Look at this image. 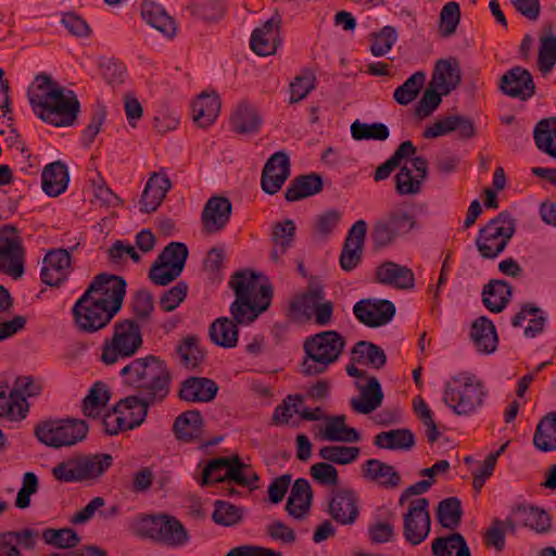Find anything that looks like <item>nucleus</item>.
I'll return each instance as SVG.
<instances>
[{"label": "nucleus", "mask_w": 556, "mask_h": 556, "mask_svg": "<svg viewBox=\"0 0 556 556\" xmlns=\"http://www.w3.org/2000/svg\"><path fill=\"white\" fill-rule=\"evenodd\" d=\"M28 99L34 113L55 127H68L76 123L80 103L73 90H65L47 73L35 77L28 89Z\"/></svg>", "instance_id": "nucleus-1"}, {"label": "nucleus", "mask_w": 556, "mask_h": 556, "mask_svg": "<svg viewBox=\"0 0 556 556\" xmlns=\"http://www.w3.org/2000/svg\"><path fill=\"white\" fill-rule=\"evenodd\" d=\"M233 290L235 301L230 305L232 320L237 325L252 324L270 306L273 287L269 283L260 285L258 276L251 270L236 271L229 280Z\"/></svg>", "instance_id": "nucleus-2"}, {"label": "nucleus", "mask_w": 556, "mask_h": 556, "mask_svg": "<svg viewBox=\"0 0 556 556\" xmlns=\"http://www.w3.org/2000/svg\"><path fill=\"white\" fill-rule=\"evenodd\" d=\"M345 344V339L336 330L307 337L303 342L305 356L300 364V372L307 377L326 372L339 359Z\"/></svg>", "instance_id": "nucleus-3"}, {"label": "nucleus", "mask_w": 556, "mask_h": 556, "mask_svg": "<svg viewBox=\"0 0 556 556\" xmlns=\"http://www.w3.org/2000/svg\"><path fill=\"white\" fill-rule=\"evenodd\" d=\"M131 530L139 538L150 539L169 547L184 546L190 540L188 530L181 521L167 514L140 515L132 521Z\"/></svg>", "instance_id": "nucleus-4"}, {"label": "nucleus", "mask_w": 556, "mask_h": 556, "mask_svg": "<svg viewBox=\"0 0 556 556\" xmlns=\"http://www.w3.org/2000/svg\"><path fill=\"white\" fill-rule=\"evenodd\" d=\"M488 395L483 382L473 375L462 374L445 383L443 401L456 415H470Z\"/></svg>", "instance_id": "nucleus-5"}, {"label": "nucleus", "mask_w": 556, "mask_h": 556, "mask_svg": "<svg viewBox=\"0 0 556 556\" xmlns=\"http://www.w3.org/2000/svg\"><path fill=\"white\" fill-rule=\"evenodd\" d=\"M142 344L141 327L136 319L117 320L113 326L112 337L103 340L100 359L105 365H114L119 359L132 357Z\"/></svg>", "instance_id": "nucleus-6"}, {"label": "nucleus", "mask_w": 556, "mask_h": 556, "mask_svg": "<svg viewBox=\"0 0 556 556\" xmlns=\"http://www.w3.org/2000/svg\"><path fill=\"white\" fill-rule=\"evenodd\" d=\"M516 232V219L509 212H501L479 229L476 247L482 258L494 260L507 247Z\"/></svg>", "instance_id": "nucleus-7"}, {"label": "nucleus", "mask_w": 556, "mask_h": 556, "mask_svg": "<svg viewBox=\"0 0 556 556\" xmlns=\"http://www.w3.org/2000/svg\"><path fill=\"white\" fill-rule=\"evenodd\" d=\"M113 465L110 454L98 453L70 458L52 468L60 482H81L101 477Z\"/></svg>", "instance_id": "nucleus-8"}, {"label": "nucleus", "mask_w": 556, "mask_h": 556, "mask_svg": "<svg viewBox=\"0 0 556 556\" xmlns=\"http://www.w3.org/2000/svg\"><path fill=\"white\" fill-rule=\"evenodd\" d=\"M89 427L83 419H49L39 422L34 433L39 442L47 446L60 448L71 446L83 441Z\"/></svg>", "instance_id": "nucleus-9"}, {"label": "nucleus", "mask_w": 556, "mask_h": 556, "mask_svg": "<svg viewBox=\"0 0 556 556\" xmlns=\"http://www.w3.org/2000/svg\"><path fill=\"white\" fill-rule=\"evenodd\" d=\"M417 225L413 213L396 207L387 212L372 226L371 239L375 249L391 245L397 238L409 233Z\"/></svg>", "instance_id": "nucleus-10"}, {"label": "nucleus", "mask_w": 556, "mask_h": 556, "mask_svg": "<svg viewBox=\"0 0 556 556\" xmlns=\"http://www.w3.org/2000/svg\"><path fill=\"white\" fill-rule=\"evenodd\" d=\"M102 302L84 294L76 301L73 306V316L80 332L94 333L105 328L118 313L102 305Z\"/></svg>", "instance_id": "nucleus-11"}, {"label": "nucleus", "mask_w": 556, "mask_h": 556, "mask_svg": "<svg viewBox=\"0 0 556 556\" xmlns=\"http://www.w3.org/2000/svg\"><path fill=\"white\" fill-rule=\"evenodd\" d=\"M127 282L122 276L109 273L97 275L84 295L94 301H103L102 305L119 312L126 295Z\"/></svg>", "instance_id": "nucleus-12"}, {"label": "nucleus", "mask_w": 556, "mask_h": 556, "mask_svg": "<svg viewBox=\"0 0 556 556\" xmlns=\"http://www.w3.org/2000/svg\"><path fill=\"white\" fill-rule=\"evenodd\" d=\"M429 504L426 497L413 500L409 502L407 513L403 516V535L414 546L422 543L430 533Z\"/></svg>", "instance_id": "nucleus-13"}, {"label": "nucleus", "mask_w": 556, "mask_h": 556, "mask_svg": "<svg viewBox=\"0 0 556 556\" xmlns=\"http://www.w3.org/2000/svg\"><path fill=\"white\" fill-rule=\"evenodd\" d=\"M328 515L340 526H352L361 514L358 493L349 486L331 490L328 502Z\"/></svg>", "instance_id": "nucleus-14"}, {"label": "nucleus", "mask_w": 556, "mask_h": 556, "mask_svg": "<svg viewBox=\"0 0 556 556\" xmlns=\"http://www.w3.org/2000/svg\"><path fill=\"white\" fill-rule=\"evenodd\" d=\"M281 23L280 14L275 12L261 27L252 31L250 48L255 54L268 56L276 53L281 43Z\"/></svg>", "instance_id": "nucleus-15"}, {"label": "nucleus", "mask_w": 556, "mask_h": 556, "mask_svg": "<svg viewBox=\"0 0 556 556\" xmlns=\"http://www.w3.org/2000/svg\"><path fill=\"white\" fill-rule=\"evenodd\" d=\"M72 271V255L66 249H52L43 257L40 278L50 287H60Z\"/></svg>", "instance_id": "nucleus-16"}, {"label": "nucleus", "mask_w": 556, "mask_h": 556, "mask_svg": "<svg viewBox=\"0 0 556 556\" xmlns=\"http://www.w3.org/2000/svg\"><path fill=\"white\" fill-rule=\"evenodd\" d=\"M290 175L291 164L289 155L283 151L274 153L266 161L262 172V190L267 194H276L285 185Z\"/></svg>", "instance_id": "nucleus-17"}, {"label": "nucleus", "mask_w": 556, "mask_h": 556, "mask_svg": "<svg viewBox=\"0 0 556 556\" xmlns=\"http://www.w3.org/2000/svg\"><path fill=\"white\" fill-rule=\"evenodd\" d=\"M366 233L367 223L364 219L355 222L350 228L339 257L342 270L352 271L362 262Z\"/></svg>", "instance_id": "nucleus-18"}, {"label": "nucleus", "mask_w": 556, "mask_h": 556, "mask_svg": "<svg viewBox=\"0 0 556 556\" xmlns=\"http://www.w3.org/2000/svg\"><path fill=\"white\" fill-rule=\"evenodd\" d=\"M353 313L359 323L370 328H377L388 324L395 315V305L389 300L358 301Z\"/></svg>", "instance_id": "nucleus-19"}, {"label": "nucleus", "mask_w": 556, "mask_h": 556, "mask_svg": "<svg viewBox=\"0 0 556 556\" xmlns=\"http://www.w3.org/2000/svg\"><path fill=\"white\" fill-rule=\"evenodd\" d=\"M500 90L515 99L527 101L535 93V84L531 73L521 66L507 71L500 79Z\"/></svg>", "instance_id": "nucleus-20"}, {"label": "nucleus", "mask_w": 556, "mask_h": 556, "mask_svg": "<svg viewBox=\"0 0 556 556\" xmlns=\"http://www.w3.org/2000/svg\"><path fill=\"white\" fill-rule=\"evenodd\" d=\"M167 368L165 361L155 355H147L131 361L122 368L119 375L125 378V382L136 389L142 386L150 378Z\"/></svg>", "instance_id": "nucleus-21"}, {"label": "nucleus", "mask_w": 556, "mask_h": 556, "mask_svg": "<svg viewBox=\"0 0 556 556\" xmlns=\"http://www.w3.org/2000/svg\"><path fill=\"white\" fill-rule=\"evenodd\" d=\"M452 131H457L458 138L463 140L472 139L477 135L476 125L470 117L454 114L440 118L432 125L426 127L422 136L426 139H434Z\"/></svg>", "instance_id": "nucleus-22"}, {"label": "nucleus", "mask_w": 556, "mask_h": 556, "mask_svg": "<svg viewBox=\"0 0 556 556\" xmlns=\"http://www.w3.org/2000/svg\"><path fill=\"white\" fill-rule=\"evenodd\" d=\"M412 165L417 173L416 176H413L412 168L404 165L394 177L395 190L400 195L419 193L421 185L428 176V161L425 157H413Z\"/></svg>", "instance_id": "nucleus-23"}, {"label": "nucleus", "mask_w": 556, "mask_h": 556, "mask_svg": "<svg viewBox=\"0 0 556 556\" xmlns=\"http://www.w3.org/2000/svg\"><path fill=\"white\" fill-rule=\"evenodd\" d=\"M232 212V204L225 197L214 195L206 202L202 212V225L206 233L223 230L228 224Z\"/></svg>", "instance_id": "nucleus-24"}, {"label": "nucleus", "mask_w": 556, "mask_h": 556, "mask_svg": "<svg viewBox=\"0 0 556 556\" xmlns=\"http://www.w3.org/2000/svg\"><path fill=\"white\" fill-rule=\"evenodd\" d=\"M361 472L366 481L387 490L396 489L402 483L400 472L392 465L376 458L367 459L362 465Z\"/></svg>", "instance_id": "nucleus-25"}, {"label": "nucleus", "mask_w": 556, "mask_h": 556, "mask_svg": "<svg viewBox=\"0 0 556 556\" xmlns=\"http://www.w3.org/2000/svg\"><path fill=\"white\" fill-rule=\"evenodd\" d=\"M170 188L172 181L166 174L152 173L141 193L140 212L146 214L155 212Z\"/></svg>", "instance_id": "nucleus-26"}, {"label": "nucleus", "mask_w": 556, "mask_h": 556, "mask_svg": "<svg viewBox=\"0 0 556 556\" xmlns=\"http://www.w3.org/2000/svg\"><path fill=\"white\" fill-rule=\"evenodd\" d=\"M218 389L213 379L191 376L181 381L178 397L191 403H208L216 397Z\"/></svg>", "instance_id": "nucleus-27"}, {"label": "nucleus", "mask_w": 556, "mask_h": 556, "mask_svg": "<svg viewBox=\"0 0 556 556\" xmlns=\"http://www.w3.org/2000/svg\"><path fill=\"white\" fill-rule=\"evenodd\" d=\"M376 280L400 290H409L415 287L414 271L392 261H386L376 268Z\"/></svg>", "instance_id": "nucleus-28"}, {"label": "nucleus", "mask_w": 556, "mask_h": 556, "mask_svg": "<svg viewBox=\"0 0 556 556\" xmlns=\"http://www.w3.org/2000/svg\"><path fill=\"white\" fill-rule=\"evenodd\" d=\"M313 489L307 479H296L287 500L286 510L295 519H304L312 507Z\"/></svg>", "instance_id": "nucleus-29"}, {"label": "nucleus", "mask_w": 556, "mask_h": 556, "mask_svg": "<svg viewBox=\"0 0 556 556\" xmlns=\"http://www.w3.org/2000/svg\"><path fill=\"white\" fill-rule=\"evenodd\" d=\"M462 81V71L456 59L439 60L435 63L431 78V87H435L441 94H448Z\"/></svg>", "instance_id": "nucleus-30"}, {"label": "nucleus", "mask_w": 556, "mask_h": 556, "mask_svg": "<svg viewBox=\"0 0 556 556\" xmlns=\"http://www.w3.org/2000/svg\"><path fill=\"white\" fill-rule=\"evenodd\" d=\"M26 250L23 242L0 244V271L20 279L25 273Z\"/></svg>", "instance_id": "nucleus-31"}, {"label": "nucleus", "mask_w": 556, "mask_h": 556, "mask_svg": "<svg viewBox=\"0 0 556 556\" xmlns=\"http://www.w3.org/2000/svg\"><path fill=\"white\" fill-rule=\"evenodd\" d=\"M320 437L329 442L354 443L361 440L359 432L346 425L345 415L326 416Z\"/></svg>", "instance_id": "nucleus-32"}, {"label": "nucleus", "mask_w": 556, "mask_h": 556, "mask_svg": "<svg viewBox=\"0 0 556 556\" xmlns=\"http://www.w3.org/2000/svg\"><path fill=\"white\" fill-rule=\"evenodd\" d=\"M476 349L480 353H493L498 343L495 326L491 319L481 316L473 320L469 333Z\"/></svg>", "instance_id": "nucleus-33"}, {"label": "nucleus", "mask_w": 556, "mask_h": 556, "mask_svg": "<svg viewBox=\"0 0 556 556\" xmlns=\"http://www.w3.org/2000/svg\"><path fill=\"white\" fill-rule=\"evenodd\" d=\"M361 397L351 399V407L359 414L368 415L381 406L383 392L379 380L369 377L366 386L357 384Z\"/></svg>", "instance_id": "nucleus-34"}, {"label": "nucleus", "mask_w": 556, "mask_h": 556, "mask_svg": "<svg viewBox=\"0 0 556 556\" xmlns=\"http://www.w3.org/2000/svg\"><path fill=\"white\" fill-rule=\"evenodd\" d=\"M513 287L506 280L492 279L482 290V302L492 313H501L509 303Z\"/></svg>", "instance_id": "nucleus-35"}, {"label": "nucleus", "mask_w": 556, "mask_h": 556, "mask_svg": "<svg viewBox=\"0 0 556 556\" xmlns=\"http://www.w3.org/2000/svg\"><path fill=\"white\" fill-rule=\"evenodd\" d=\"M41 188L49 197L62 194L68 185L70 175L67 167L61 161L45 166L41 175Z\"/></svg>", "instance_id": "nucleus-36"}, {"label": "nucleus", "mask_w": 556, "mask_h": 556, "mask_svg": "<svg viewBox=\"0 0 556 556\" xmlns=\"http://www.w3.org/2000/svg\"><path fill=\"white\" fill-rule=\"evenodd\" d=\"M323 190V178L316 173L294 177L289 184L285 199L288 202L299 201L319 193Z\"/></svg>", "instance_id": "nucleus-37"}, {"label": "nucleus", "mask_w": 556, "mask_h": 556, "mask_svg": "<svg viewBox=\"0 0 556 556\" xmlns=\"http://www.w3.org/2000/svg\"><path fill=\"white\" fill-rule=\"evenodd\" d=\"M172 383V374L169 368L163 369L157 375L150 378L137 389V395L149 400L150 403L160 404L169 394Z\"/></svg>", "instance_id": "nucleus-38"}, {"label": "nucleus", "mask_w": 556, "mask_h": 556, "mask_svg": "<svg viewBox=\"0 0 556 556\" xmlns=\"http://www.w3.org/2000/svg\"><path fill=\"white\" fill-rule=\"evenodd\" d=\"M232 130L237 134H255L262 125V117L250 103L241 102L230 118Z\"/></svg>", "instance_id": "nucleus-39"}, {"label": "nucleus", "mask_w": 556, "mask_h": 556, "mask_svg": "<svg viewBox=\"0 0 556 556\" xmlns=\"http://www.w3.org/2000/svg\"><path fill=\"white\" fill-rule=\"evenodd\" d=\"M141 9L142 18L166 37L176 35V23L172 16L160 5L151 1H143Z\"/></svg>", "instance_id": "nucleus-40"}, {"label": "nucleus", "mask_w": 556, "mask_h": 556, "mask_svg": "<svg viewBox=\"0 0 556 556\" xmlns=\"http://www.w3.org/2000/svg\"><path fill=\"white\" fill-rule=\"evenodd\" d=\"M295 224L292 219L275 223L271 231V242L274 248L270 252V260L279 263L281 256L292 245L295 238Z\"/></svg>", "instance_id": "nucleus-41"}, {"label": "nucleus", "mask_w": 556, "mask_h": 556, "mask_svg": "<svg viewBox=\"0 0 556 556\" xmlns=\"http://www.w3.org/2000/svg\"><path fill=\"white\" fill-rule=\"evenodd\" d=\"M238 326L229 317H218L210 325V339L217 346L224 349L235 348L238 344L239 338Z\"/></svg>", "instance_id": "nucleus-42"}, {"label": "nucleus", "mask_w": 556, "mask_h": 556, "mask_svg": "<svg viewBox=\"0 0 556 556\" xmlns=\"http://www.w3.org/2000/svg\"><path fill=\"white\" fill-rule=\"evenodd\" d=\"M374 444L379 448L409 451L415 446L416 438L410 429L399 428L378 433Z\"/></svg>", "instance_id": "nucleus-43"}, {"label": "nucleus", "mask_w": 556, "mask_h": 556, "mask_svg": "<svg viewBox=\"0 0 556 556\" xmlns=\"http://www.w3.org/2000/svg\"><path fill=\"white\" fill-rule=\"evenodd\" d=\"M155 405L156 404L154 403H150L149 400L136 394L122 399L117 403L116 410L122 412L126 417H128V428L135 429L143 424L148 416L149 408Z\"/></svg>", "instance_id": "nucleus-44"}, {"label": "nucleus", "mask_w": 556, "mask_h": 556, "mask_svg": "<svg viewBox=\"0 0 556 556\" xmlns=\"http://www.w3.org/2000/svg\"><path fill=\"white\" fill-rule=\"evenodd\" d=\"M220 110V100L216 94L201 93L192 103L194 123L205 128L214 123Z\"/></svg>", "instance_id": "nucleus-45"}, {"label": "nucleus", "mask_w": 556, "mask_h": 556, "mask_svg": "<svg viewBox=\"0 0 556 556\" xmlns=\"http://www.w3.org/2000/svg\"><path fill=\"white\" fill-rule=\"evenodd\" d=\"M203 418L198 409L186 410L174 421L173 432L177 440L191 442L199 437Z\"/></svg>", "instance_id": "nucleus-46"}, {"label": "nucleus", "mask_w": 556, "mask_h": 556, "mask_svg": "<svg viewBox=\"0 0 556 556\" xmlns=\"http://www.w3.org/2000/svg\"><path fill=\"white\" fill-rule=\"evenodd\" d=\"M42 390L41 384L30 376L18 377L15 379L12 394L16 401L17 418L22 420L28 412L26 396L39 395Z\"/></svg>", "instance_id": "nucleus-47"}, {"label": "nucleus", "mask_w": 556, "mask_h": 556, "mask_svg": "<svg viewBox=\"0 0 556 556\" xmlns=\"http://www.w3.org/2000/svg\"><path fill=\"white\" fill-rule=\"evenodd\" d=\"M431 549L434 556H471L465 538L458 532L434 539Z\"/></svg>", "instance_id": "nucleus-48"}, {"label": "nucleus", "mask_w": 556, "mask_h": 556, "mask_svg": "<svg viewBox=\"0 0 556 556\" xmlns=\"http://www.w3.org/2000/svg\"><path fill=\"white\" fill-rule=\"evenodd\" d=\"M533 138L540 151L556 160V117L541 119L534 127Z\"/></svg>", "instance_id": "nucleus-49"}, {"label": "nucleus", "mask_w": 556, "mask_h": 556, "mask_svg": "<svg viewBox=\"0 0 556 556\" xmlns=\"http://www.w3.org/2000/svg\"><path fill=\"white\" fill-rule=\"evenodd\" d=\"M533 444L542 452L556 450V410L548 413L539 421L533 435Z\"/></svg>", "instance_id": "nucleus-50"}, {"label": "nucleus", "mask_w": 556, "mask_h": 556, "mask_svg": "<svg viewBox=\"0 0 556 556\" xmlns=\"http://www.w3.org/2000/svg\"><path fill=\"white\" fill-rule=\"evenodd\" d=\"M110 401V391L104 382L98 381L89 390V393L83 400V413L86 417L97 418L101 408L106 406Z\"/></svg>", "instance_id": "nucleus-51"}, {"label": "nucleus", "mask_w": 556, "mask_h": 556, "mask_svg": "<svg viewBox=\"0 0 556 556\" xmlns=\"http://www.w3.org/2000/svg\"><path fill=\"white\" fill-rule=\"evenodd\" d=\"M353 361L362 363L367 357V363L375 369L384 367L387 355L384 351L377 344L368 341H358L352 349Z\"/></svg>", "instance_id": "nucleus-52"}, {"label": "nucleus", "mask_w": 556, "mask_h": 556, "mask_svg": "<svg viewBox=\"0 0 556 556\" xmlns=\"http://www.w3.org/2000/svg\"><path fill=\"white\" fill-rule=\"evenodd\" d=\"M438 519L443 528L455 529L460 525L463 508L458 497L442 500L437 508Z\"/></svg>", "instance_id": "nucleus-53"}, {"label": "nucleus", "mask_w": 556, "mask_h": 556, "mask_svg": "<svg viewBox=\"0 0 556 556\" xmlns=\"http://www.w3.org/2000/svg\"><path fill=\"white\" fill-rule=\"evenodd\" d=\"M181 364L187 368H195L205 357L204 351L199 346L197 336L186 337L176 348Z\"/></svg>", "instance_id": "nucleus-54"}, {"label": "nucleus", "mask_w": 556, "mask_h": 556, "mask_svg": "<svg viewBox=\"0 0 556 556\" xmlns=\"http://www.w3.org/2000/svg\"><path fill=\"white\" fill-rule=\"evenodd\" d=\"M352 138L356 141L363 140H378L384 141L390 136L388 126L383 123H362L358 119L353 122L351 125Z\"/></svg>", "instance_id": "nucleus-55"}, {"label": "nucleus", "mask_w": 556, "mask_h": 556, "mask_svg": "<svg viewBox=\"0 0 556 556\" xmlns=\"http://www.w3.org/2000/svg\"><path fill=\"white\" fill-rule=\"evenodd\" d=\"M361 450L357 446L326 445L319 450V456L330 464L349 465L359 456Z\"/></svg>", "instance_id": "nucleus-56"}, {"label": "nucleus", "mask_w": 556, "mask_h": 556, "mask_svg": "<svg viewBox=\"0 0 556 556\" xmlns=\"http://www.w3.org/2000/svg\"><path fill=\"white\" fill-rule=\"evenodd\" d=\"M425 79L426 75L424 72L414 73L394 90V100L401 105H407L412 103L419 94L425 84Z\"/></svg>", "instance_id": "nucleus-57"}, {"label": "nucleus", "mask_w": 556, "mask_h": 556, "mask_svg": "<svg viewBox=\"0 0 556 556\" xmlns=\"http://www.w3.org/2000/svg\"><path fill=\"white\" fill-rule=\"evenodd\" d=\"M42 540L46 544L61 549L73 548L80 543V536L72 528L45 529L42 531Z\"/></svg>", "instance_id": "nucleus-58"}, {"label": "nucleus", "mask_w": 556, "mask_h": 556, "mask_svg": "<svg viewBox=\"0 0 556 556\" xmlns=\"http://www.w3.org/2000/svg\"><path fill=\"white\" fill-rule=\"evenodd\" d=\"M516 513L522 514L525 516L523 526L536 533H547L552 529L551 516L542 508L535 506H530L529 508L519 506L516 508Z\"/></svg>", "instance_id": "nucleus-59"}, {"label": "nucleus", "mask_w": 556, "mask_h": 556, "mask_svg": "<svg viewBox=\"0 0 556 556\" xmlns=\"http://www.w3.org/2000/svg\"><path fill=\"white\" fill-rule=\"evenodd\" d=\"M413 408L420 422L426 428L425 434L430 444L438 441L441 435L438 425L434 420L433 412L427 405L421 396H417L413 401Z\"/></svg>", "instance_id": "nucleus-60"}, {"label": "nucleus", "mask_w": 556, "mask_h": 556, "mask_svg": "<svg viewBox=\"0 0 556 556\" xmlns=\"http://www.w3.org/2000/svg\"><path fill=\"white\" fill-rule=\"evenodd\" d=\"M324 288L319 283H309L305 293L291 303L294 311L311 316L314 308L324 301Z\"/></svg>", "instance_id": "nucleus-61"}, {"label": "nucleus", "mask_w": 556, "mask_h": 556, "mask_svg": "<svg viewBox=\"0 0 556 556\" xmlns=\"http://www.w3.org/2000/svg\"><path fill=\"white\" fill-rule=\"evenodd\" d=\"M212 519L225 527H232L239 523L243 517V508L236 506L229 502L216 501Z\"/></svg>", "instance_id": "nucleus-62"}, {"label": "nucleus", "mask_w": 556, "mask_h": 556, "mask_svg": "<svg viewBox=\"0 0 556 556\" xmlns=\"http://www.w3.org/2000/svg\"><path fill=\"white\" fill-rule=\"evenodd\" d=\"M460 22V7L457 2L451 1L443 5L440 12L439 31L443 38L455 34Z\"/></svg>", "instance_id": "nucleus-63"}, {"label": "nucleus", "mask_w": 556, "mask_h": 556, "mask_svg": "<svg viewBox=\"0 0 556 556\" xmlns=\"http://www.w3.org/2000/svg\"><path fill=\"white\" fill-rule=\"evenodd\" d=\"M556 64V36L551 35L541 39L538 66L543 74L549 73Z\"/></svg>", "instance_id": "nucleus-64"}]
</instances>
